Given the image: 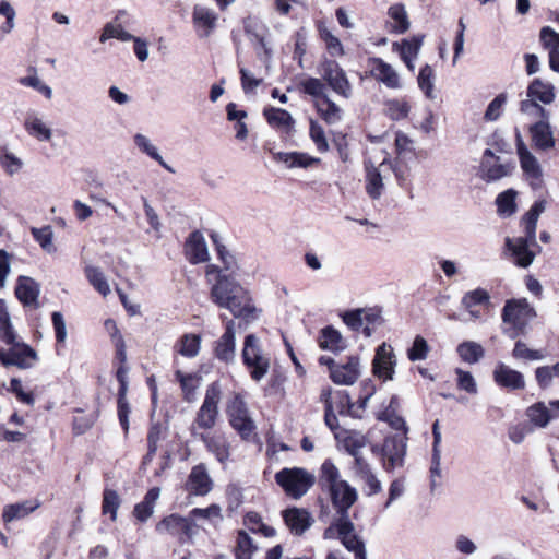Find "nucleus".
<instances>
[{
    "mask_svg": "<svg viewBox=\"0 0 559 559\" xmlns=\"http://www.w3.org/2000/svg\"><path fill=\"white\" fill-rule=\"evenodd\" d=\"M38 359L37 353L29 345L16 343L10 349H0V361L4 366H16L21 369H28Z\"/></svg>",
    "mask_w": 559,
    "mask_h": 559,
    "instance_id": "nucleus-13",
    "label": "nucleus"
},
{
    "mask_svg": "<svg viewBox=\"0 0 559 559\" xmlns=\"http://www.w3.org/2000/svg\"><path fill=\"white\" fill-rule=\"evenodd\" d=\"M226 498L228 502V510L235 511L243 502L242 489L237 484H229L226 488Z\"/></svg>",
    "mask_w": 559,
    "mask_h": 559,
    "instance_id": "nucleus-63",
    "label": "nucleus"
},
{
    "mask_svg": "<svg viewBox=\"0 0 559 559\" xmlns=\"http://www.w3.org/2000/svg\"><path fill=\"white\" fill-rule=\"evenodd\" d=\"M316 107L320 117L326 123H334L341 118L338 106L328 95L322 97V99L316 100Z\"/></svg>",
    "mask_w": 559,
    "mask_h": 559,
    "instance_id": "nucleus-40",
    "label": "nucleus"
},
{
    "mask_svg": "<svg viewBox=\"0 0 559 559\" xmlns=\"http://www.w3.org/2000/svg\"><path fill=\"white\" fill-rule=\"evenodd\" d=\"M276 484L288 497L300 499L313 486L314 475L301 467H285L275 474Z\"/></svg>",
    "mask_w": 559,
    "mask_h": 559,
    "instance_id": "nucleus-6",
    "label": "nucleus"
},
{
    "mask_svg": "<svg viewBox=\"0 0 559 559\" xmlns=\"http://www.w3.org/2000/svg\"><path fill=\"white\" fill-rule=\"evenodd\" d=\"M160 496V488H151L143 500L134 506L133 515L142 523L146 522L154 513L155 503Z\"/></svg>",
    "mask_w": 559,
    "mask_h": 559,
    "instance_id": "nucleus-29",
    "label": "nucleus"
},
{
    "mask_svg": "<svg viewBox=\"0 0 559 559\" xmlns=\"http://www.w3.org/2000/svg\"><path fill=\"white\" fill-rule=\"evenodd\" d=\"M254 550L252 538L245 531H240L237 537L236 558L251 559Z\"/></svg>",
    "mask_w": 559,
    "mask_h": 559,
    "instance_id": "nucleus-53",
    "label": "nucleus"
},
{
    "mask_svg": "<svg viewBox=\"0 0 559 559\" xmlns=\"http://www.w3.org/2000/svg\"><path fill=\"white\" fill-rule=\"evenodd\" d=\"M263 116L267 123L273 128L288 130L293 127L294 123L290 114L282 108L266 107L263 110Z\"/></svg>",
    "mask_w": 559,
    "mask_h": 559,
    "instance_id": "nucleus-35",
    "label": "nucleus"
},
{
    "mask_svg": "<svg viewBox=\"0 0 559 559\" xmlns=\"http://www.w3.org/2000/svg\"><path fill=\"white\" fill-rule=\"evenodd\" d=\"M192 20L195 27L203 28L205 35H209L216 26L217 14L209 8L195 5Z\"/></svg>",
    "mask_w": 559,
    "mask_h": 559,
    "instance_id": "nucleus-34",
    "label": "nucleus"
},
{
    "mask_svg": "<svg viewBox=\"0 0 559 559\" xmlns=\"http://www.w3.org/2000/svg\"><path fill=\"white\" fill-rule=\"evenodd\" d=\"M206 450L215 455L218 462L225 463L229 457V444L222 435L200 433L198 437Z\"/></svg>",
    "mask_w": 559,
    "mask_h": 559,
    "instance_id": "nucleus-27",
    "label": "nucleus"
},
{
    "mask_svg": "<svg viewBox=\"0 0 559 559\" xmlns=\"http://www.w3.org/2000/svg\"><path fill=\"white\" fill-rule=\"evenodd\" d=\"M423 35H415L409 39H403L400 45V56L401 59L405 62L408 69L413 70L414 66L412 63V59L415 58L419 49L423 45ZM399 44L394 43L393 47H397Z\"/></svg>",
    "mask_w": 559,
    "mask_h": 559,
    "instance_id": "nucleus-33",
    "label": "nucleus"
},
{
    "mask_svg": "<svg viewBox=\"0 0 559 559\" xmlns=\"http://www.w3.org/2000/svg\"><path fill=\"white\" fill-rule=\"evenodd\" d=\"M506 246L511 251L515 265L520 267H528L537 253L540 252L542 248L537 243L536 234L531 238L528 234L524 231V236L516 238H507Z\"/></svg>",
    "mask_w": 559,
    "mask_h": 559,
    "instance_id": "nucleus-11",
    "label": "nucleus"
},
{
    "mask_svg": "<svg viewBox=\"0 0 559 559\" xmlns=\"http://www.w3.org/2000/svg\"><path fill=\"white\" fill-rule=\"evenodd\" d=\"M133 37L134 36L129 32L124 31L120 24L115 25L112 23H107L103 28L99 41L105 43L110 38H116L121 41H130Z\"/></svg>",
    "mask_w": 559,
    "mask_h": 559,
    "instance_id": "nucleus-52",
    "label": "nucleus"
},
{
    "mask_svg": "<svg viewBox=\"0 0 559 559\" xmlns=\"http://www.w3.org/2000/svg\"><path fill=\"white\" fill-rule=\"evenodd\" d=\"M191 523L188 519L182 518L178 514H170L164 518L156 525V531L158 533H168L170 535H187L191 534Z\"/></svg>",
    "mask_w": 559,
    "mask_h": 559,
    "instance_id": "nucleus-26",
    "label": "nucleus"
},
{
    "mask_svg": "<svg viewBox=\"0 0 559 559\" xmlns=\"http://www.w3.org/2000/svg\"><path fill=\"white\" fill-rule=\"evenodd\" d=\"M512 356L515 359H524V360H542L545 358V355L542 350L531 349L526 346V344L522 341H516L514 344V348L512 350Z\"/></svg>",
    "mask_w": 559,
    "mask_h": 559,
    "instance_id": "nucleus-54",
    "label": "nucleus"
},
{
    "mask_svg": "<svg viewBox=\"0 0 559 559\" xmlns=\"http://www.w3.org/2000/svg\"><path fill=\"white\" fill-rule=\"evenodd\" d=\"M361 316L365 324L362 333L370 337L373 331L383 322L381 312L377 309H361Z\"/></svg>",
    "mask_w": 559,
    "mask_h": 559,
    "instance_id": "nucleus-51",
    "label": "nucleus"
},
{
    "mask_svg": "<svg viewBox=\"0 0 559 559\" xmlns=\"http://www.w3.org/2000/svg\"><path fill=\"white\" fill-rule=\"evenodd\" d=\"M210 237L215 246L218 259L224 264V270L234 273L235 270L237 269V263H236L234 255L221 242V237L217 233L213 231L210 235Z\"/></svg>",
    "mask_w": 559,
    "mask_h": 559,
    "instance_id": "nucleus-43",
    "label": "nucleus"
},
{
    "mask_svg": "<svg viewBox=\"0 0 559 559\" xmlns=\"http://www.w3.org/2000/svg\"><path fill=\"white\" fill-rule=\"evenodd\" d=\"M269 152L272 154L273 159L276 163H282L286 168H308L314 164L320 162L319 158L312 157L307 153L300 152H281L274 151V148L269 147Z\"/></svg>",
    "mask_w": 559,
    "mask_h": 559,
    "instance_id": "nucleus-25",
    "label": "nucleus"
},
{
    "mask_svg": "<svg viewBox=\"0 0 559 559\" xmlns=\"http://www.w3.org/2000/svg\"><path fill=\"white\" fill-rule=\"evenodd\" d=\"M528 100L521 102V110L525 111L528 107H534L538 110L542 117L546 116V110L536 103L550 104L555 99L554 86L550 83H545L540 79H534L527 87Z\"/></svg>",
    "mask_w": 559,
    "mask_h": 559,
    "instance_id": "nucleus-14",
    "label": "nucleus"
},
{
    "mask_svg": "<svg viewBox=\"0 0 559 559\" xmlns=\"http://www.w3.org/2000/svg\"><path fill=\"white\" fill-rule=\"evenodd\" d=\"M490 296L484 288H476L464 294L462 297V305L466 309H472L478 305H489Z\"/></svg>",
    "mask_w": 559,
    "mask_h": 559,
    "instance_id": "nucleus-50",
    "label": "nucleus"
},
{
    "mask_svg": "<svg viewBox=\"0 0 559 559\" xmlns=\"http://www.w3.org/2000/svg\"><path fill=\"white\" fill-rule=\"evenodd\" d=\"M334 412L340 415H348L354 418H360V413L355 409V403L352 402L349 394L345 390H338L334 393Z\"/></svg>",
    "mask_w": 559,
    "mask_h": 559,
    "instance_id": "nucleus-39",
    "label": "nucleus"
},
{
    "mask_svg": "<svg viewBox=\"0 0 559 559\" xmlns=\"http://www.w3.org/2000/svg\"><path fill=\"white\" fill-rule=\"evenodd\" d=\"M34 510L33 507H27L26 503H15L7 506L3 510V521L5 523L26 516Z\"/></svg>",
    "mask_w": 559,
    "mask_h": 559,
    "instance_id": "nucleus-58",
    "label": "nucleus"
},
{
    "mask_svg": "<svg viewBox=\"0 0 559 559\" xmlns=\"http://www.w3.org/2000/svg\"><path fill=\"white\" fill-rule=\"evenodd\" d=\"M211 300L219 308L228 309L235 318L246 323L258 318V310L251 304L249 293L231 276L219 274L210 292Z\"/></svg>",
    "mask_w": 559,
    "mask_h": 559,
    "instance_id": "nucleus-1",
    "label": "nucleus"
},
{
    "mask_svg": "<svg viewBox=\"0 0 559 559\" xmlns=\"http://www.w3.org/2000/svg\"><path fill=\"white\" fill-rule=\"evenodd\" d=\"M369 68L368 75L383 83L389 88H399L400 78L391 64L379 57H369L367 60Z\"/></svg>",
    "mask_w": 559,
    "mask_h": 559,
    "instance_id": "nucleus-17",
    "label": "nucleus"
},
{
    "mask_svg": "<svg viewBox=\"0 0 559 559\" xmlns=\"http://www.w3.org/2000/svg\"><path fill=\"white\" fill-rule=\"evenodd\" d=\"M507 102V96L506 94H499L497 95L488 105L486 111H485V120L487 121H495L497 120L502 111H503V106Z\"/></svg>",
    "mask_w": 559,
    "mask_h": 559,
    "instance_id": "nucleus-61",
    "label": "nucleus"
},
{
    "mask_svg": "<svg viewBox=\"0 0 559 559\" xmlns=\"http://www.w3.org/2000/svg\"><path fill=\"white\" fill-rule=\"evenodd\" d=\"M121 500L116 490L105 489L103 493L102 511L104 514L109 513L110 519L116 521L117 511L120 507Z\"/></svg>",
    "mask_w": 559,
    "mask_h": 559,
    "instance_id": "nucleus-49",
    "label": "nucleus"
},
{
    "mask_svg": "<svg viewBox=\"0 0 559 559\" xmlns=\"http://www.w3.org/2000/svg\"><path fill=\"white\" fill-rule=\"evenodd\" d=\"M456 385L460 390L465 391L469 394H477V383L469 371H465L461 368L455 369Z\"/></svg>",
    "mask_w": 559,
    "mask_h": 559,
    "instance_id": "nucleus-57",
    "label": "nucleus"
},
{
    "mask_svg": "<svg viewBox=\"0 0 559 559\" xmlns=\"http://www.w3.org/2000/svg\"><path fill=\"white\" fill-rule=\"evenodd\" d=\"M226 413L230 426L243 440H248L253 433L255 426L249 416L247 404L240 394H235L228 402Z\"/></svg>",
    "mask_w": 559,
    "mask_h": 559,
    "instance_id": "nucleus-10",
    "label": "nucleus"
},
{
    "mask_svg": "<svg viewBox=\"0 0 559 559\" xmlns=\"http://www.w3.org/2000/svg\"><path fill=\"white\" fill-rule=\"evenodd\" d=\"M389 116L394 120H401L408 116L411 106L405 99H390L385 103Z\"/></svg>",
    "mask_w": 559,
    "mask_h": 559,
    "instance_id": "nucleus-55",
    "label": "nucleus"
},
{
    "mask_svg": "<svg viewBox=\"0 0 559 559\" xmlns=\"http://www.w3.org/2000/svg\"><path fill=\"white\" fill-rule=\"evenodd\" d=\"M365 189L372 200H379L384 192L383 177L380 169L373 165H366Z\"/></svg>",
    "mask_w": 559,
    "mask_h": 559,
    "instance_id": "nucleus-28",
    "label": "nucleus"
},
{
    "mask_svg": "<svg viewBox=\"0 0 559 559\" xmlns=\"http://www.w3.org/2000/svg\"><path fill=\"white\" fill-rule=\"evenodd\" d=\"M394 354L390 345L383 343L376 352L372 362L373 373L383 380H391L394 373Z\"/></svg>",
    "mask_w": 559,
    "mask_h": 559,
    "instance_id": "nucleus-21",
    "label": "nucleus"
},
{
    "mask_svg": "<svg viewBox=\"0 0 559 559\" xmlns=\"http://www.w3.org/2000/svg\"><path fill=\"white\" fill-rule=\"evenodd\" d=\"M214 356L225 364H233L236 358V331L235 321L226 322L225 332L215 342Z\"/></svg>",
    "mask_w": 559,
    "mask_h": 559,
    "instance_id": "nucleus-16",
    "label": "nucleus"
},
{
    "mask_svg": "<svg viewBox=\"0 0 559 559\" xmlns=\"http://www.w3.org/2000/svg\"><path fill=\"white\" fill-rule=\"evenodd\" d=\"M429 353V345L427 341L417 335L414 338L413 345L407 349V357L411 361L424 360L427 358Z\"/></svg>",
    "mask_w": 559,
    "mask_h": 559,
    "instance_id": "nucleus-56",
    "label": "nucleus"
},
{
    "mask_svg": "<svg viewBox=\"0 0 559 559\" xmlns=\"http://www.w3.org/2000/svg\"><path fill=\"white\" fill-rule=\"evenodd\" d=\"M282 515L290 533L296 536H301L314 522L311 513L302 508H287L282 512Z\"/></svg>",
    "mask_w": 559,
    "mask_h": 559,
    "instance_id": "nucleus-18",
    "label": "nucleus"
},
{
    "mask_svg": "<svg viewBox=\"0 0 559 559\" xmlns=\"http://www.w3.org/2000/svg\"><path fill=\"white\" fill-rule=\"evenodd\" d=\"M75 412L80 413L81 415L73 417L72 430L75 436H81L93 427L98 417V414L97 412H93L91 414L83 415L82 411L79 408Z\"/></svg>",
    "mask_w": 559,
    "mask_h": 559,
    "instance_id": "nucleus-46",
    "label": "nucleus"
},
{
    "mask_svg": "<svg viewBox=\"0 0 559 559\" xmlns=\"http://www.w3.org/2000/svg\"><path fill=\"white\" fill-rule=\"evenodd\" d=\"M546 204L547 202L545 200L534 202L528 212L522 218L524 231L528 234L531 238L536 234L537 222L540 214L545 211Z\"/></svg>",
    "mask_w": 559,
    "mask_h": 559,
    "instance_id": "nucleus-38",
    "label": "nucleus"
},
{
    "mask_svg": "<svg viewBox=\"0 0 559 559\" xmlns=\"http://www.w3.org/2000/svg\"><path fill=\"white\" fill-rule=\"evenodd\" d=\"M539 38L545 48L558 50L559 48V33H556L550 26H544L540 29Z\"/></svg>",
    "mask_w": 559,
    "mask_h": 559,
    "instance_id": "nucleus-64",
    "label": "nucleus"
},
{
    "mask_svg": "<svg viewBox=\"0 0 559 559\" xmlns=\"http://www.w3.org/2000/svg\"><path fill=\"white\" fill-rule=\"evenodd\" d=\"M516 192L513 189H508L498 194L496 199L497 211L500 216L510 217L516 211L515 204Z\"/></svg>",
    "mask_w": 559,
    "mask_h": 559,
    "instance_id": "nucleus-41",
    "label": "nucleus"
},
{
    "mask_svg": "<svg viewBox=\"0 0 559 559\" xmlns=\"http://www.w3.org/2000/svg\"><path fill=\"white\" fill-rule=\"evenodd\" d=\"M221 399V384L214 381L207 385L202 405L198 409L190 427L192 437H198L200 433H203L202 430H211L216 426L219 416L218 404Z\"/></svg>",
    "mask_w": 559,
    "mask_h": 559,
    "instance_id": "nucleus-5",
    "label": "nucleus"
},
{
    "mask_svg": "<svg viewBox=\"0 0 559 559\" xmlns=\"http://www.w3.org/2000/svg\"><path fill=\"white\" fill-rule=\"evenodd\" d=\"M412 144L413 142H393L396 154L395 163L408 166L418 158Z\"/></svg>",
    "mask_w": 559,
    "mask_h": 559,
    "instance_id": "nucleus-47",
    "label": "nucleus"
},
{
    "mask_svg": "<svg viewBox=\"0 0 559 559\" xmlns=\"http://www.w3.org/2000/svg\"><path fill=\"white\" fill-rule=\"evenodd\" d=\"M187 488L195 496H205L213 488V480L207 473L205 464L200 463L192 467L187 481Z\"/></svg>",
    "mask_w": 559,
    "mask_h": 559,
    "instance_id": "nucleus-24",
    "label": "nucleus"
},
{
    "mask_svg": "<svg viewBox=\"0 0 559 559\" xmlns=\"http://www.w3.org/2000/svg\"><path fill=\"white\" fill-rule=\"evenodd\" d=\"M367 444V439L360 433L348 436L344 440V448L346 452L353 457L361 455V449Z\"/></svg>",
    "mask_w": 559,
    "mask_h": 559,
    "instance_id": "nucleus-60",
    "label": "nucleus"
},
{
    "mask_svg": "<svg viewBox=\"0 0 559 559\" xmlns=\"http://www.w3.org/2000/svg\"><path fill=\"white\" fill-rule=\"evenodd\" d=\"M389 17L393 21L390 24V32L395 34H404L409 29V20L404 4L394 3L388 10Z\"/></svg>",
    "mask_w": 559,
    "mask_h": 559,
    "instance_id": "nucleus-31",
    "label": "nucleus"
},
{
    "mask_svg": "<svg viewBox=\"0 0 559 559\" xmlns=\"http://www.w3.org/2000/svg\"><path fill=\"white\" fill-rule=\"evenodd\" d=\"M323 538L340 540L344 548L354 555V559H368L366 542L362 536L356 532L352 519L332 521L324 530Z\"/></svg>",
    "mask_w": 559,
    "mask_h": 559,
    "instance_id": "nucleus-4",
    "label": "nucleus"
},
{
    "mask_svg": "<svg viewBox=\"0 0 559 559\" xmlns=\"http://www.w3.org/2000/svg\"><path fill=\"white\" fill-rule=\"evenodd\" d=\"M531 140H555L551 131L550 124L540 120L533 123L530 129Z\"/></svg>",
    "mask_w": 559,
    "mask_h": 559,
    "instance_id": "nucleus-62",
    "label": "nucleus"
},
{
    "mask_svg": "<svg viewBox=\"0 0 559 559\" xmlns=\"http://www.w3.org/2000/svg\"><path fill=\"white\" fill-rule=\"evenodd\" d=\"M516 151L523 174L533 189L543 186V169L537 158L527 150L525 142H516Z\"/></svg>",
    "mask_w": 559,
    "mask_h": 559,
    "instance_id": "nucleus-15",
    "label": "nucleus"
},
{
    "mask_svg": "<svg viewBox=\"0 0 559 559\" xmlns=\"http://www.w3.org/2000/svg\"><path fill=\"white\" fill-rule=\"evenodd\" d=\"M493 381L502 389L516 391L525 388L524 376L503 362H498L492 372Z\"/></svg>",
    "mask_w": 559,
    "mask_h": 559,
    "instance_id": "nucleus-20",
    "label": "nucleus"
},
{
    "mask_svg": "<svg viewBox=\"0 0 559 559\" xmlns=\"http://www.w3.org/2000/svg\"><path fill=\"white\" fill-rule=\"evenodd\" d=\"M459 357L466 364L474 365L485 357V348L477 342L464 341L456 347Z\"/></svg>",
    "mask_w": 559,
    "mask_h": 559,
    "instance_id": "nucleus-32",
    "label": "nucleus"
},
{
    "mask_svg": "<svg viewBox=\"0 0 559 559\" xmlns=\"http://www.w3.org/2000/svg\"><path fill=\"white\" fill-rule=\"evenodd\" d=\"M320 73L329 86L338 95L348 98L352 94V85L345 71L337 61L324 59L320 63Z\"/></svg>",
    "mask_w": 559,
    "mask_h": 559,
    "instance_id": "nucleus-12",
    "label": "nucleus"
},
{
    "mask_svg": "<svg viewBox=\"0 0 559 559\" xmlns=\"http://www.w3.org/2000/svg\"><path fill=\"white\" fill-rule=\"evenodd\" d=\"M31 233L34 239L45 251L49 253L56 251V248L52 243L53 233L51 226L47 225L41 228L32 227Z\"/></svg>",
    "mask_w": 559,
    "mask_h": 559,
    "instance_id": "nucleus-48",
    "label": "nucleus"
},
{
    "mask_svg": "<svg viewBox=\"0 0 559 559\" xmlns=\"http://www.w3.org/2000/svg\"><path fill=\"white\" fill-rule=\"evenodd\" d=\"M407 450V437L404 435L388 436L382 445H372L371 451L380 454L383 468L388 472L402 467Z\"/></svg>",
    "mask_w": 559,
    "mask_h": 559,
    "instance_id": "nucleus-8",
    "label": "nucleus"
},
{
    "mask_svg": "<svg viewBox=\"0 0 559 559\" xmlns=\"http://www.w3.org/2000/svg\"><path fill=\"white\" fill-rule=\"evenodd\" d=\"M526 416L531 423L538 428H545L552 419L550 409L544 402H537L526 409Z\"/></svg>",
    "mask_w": 559,
    "mask_h": 559,
    "instance_id": "nucleus-36",
    "label": "nucleus"
},
{
    "mask_svg": "<svg viewBox=\"0 0 559 559\" xmlns=\"http://www.w3.org/2000/svg\"><path fill=\"white\" fill-rule=\"evenodd\" d=\"M536 316V310L526 298L508 299L501 311V320L508 325L502 333L512 340L526 335L527 326Z\"/></svg>",
    "mask_w": 559,
    "mask_h": 559,
    "instance_id": "nucleus-3",
    "label": "nucleus"
},
{
    "mask_svg": "<svg viewBox=\"0 0 559 559\" xmlns=\"http://www.w3.org/2000/svg\"><path fill=\"white\" fill-rule=\"evenodd\" d=\"M185 253L191 264L209 261L207 246L200 230H194L189 235L185 242Z\"/></svg>",
    "mask_w": 559,
    "mask_h": 559,
    "instance_id": "nucleus-22",
    "label": "nucleus"
},
{
    "mask_svg": "<svg viewBox=\"0 0 559 559\" xmlns=\"http://www.w3.org/2000/svg\"><path fill=\"white\" fill-rule=\"evenodd\" d=\"M514 168L515 162L513 158L506 159L487 148L484 152L479 167L480 178L486 182H495L510 176Z\"/></svg>",
    "mask_w": 559,
    "mask_h": 559,
    "instance_id": "nucleus-9",
    "label": "nucleus"
},
{
    "mask_svg": "<svg viewBox=\"0 0 559 559\" xmlns=\"http://www.w3.org/2000/svg\"><path fill=\"white\" fill-rule=\"evenodd\" d=\"M201 348V336L193 333L183 334L177 343V352L188 358L198 356Z\"/></svg>",
    "mask_w": 559,
    "mask_h": 559,
    "instance_id": "nucleus-37",
    "label": "nucleus"
},
{
    "mask_svg": "<svg viewBox=\"0 0 559 559\" xmlns=\"http://www.w3.org/2000/svg\"><path fill=\"white\" fill-rule=\"evenodd\" d=\"M40 285L32 277L21 275L16 281L15 296L24 307L38 309Z\"/></svg>",
    "mask_w": 559,
    "mask_h": 559,
    "instance_id": "nucleus-19",
    "label": "nucleus"
},
{
    "mask_svg": "<svg viewBox=\"0 0 559 559\" xmlns=\"http://www.w3.org/2000/svg\"><path fill=\"white\" fill-rule=\"evenodd\" d=\"M176 379L179 381L181 390L183 392L185 401L191 403L195 399V390L198 388L199 378L193 373H183L180 370L175 372Z\"/></svg>",
    "mask_w": 559,
    "mask_h": 559,
    "instance_id": "nucleus-42",
    "label": "nucleus"
},
{
    "mask_svg": "<svg viewBox=\"0 0 559 559\" xmlns=\"http://www.w3.org/2000/svg\"><path fill=\"white\" fill-rule=\"evenodd\" d=\"M435 78L433 69L429 64H425L420 68L418 73V86L426 94V96L430 97L433 88L432 80Z\"/></svg>",
    "mask_w": 559,
    "mask_h": 559,
    "instance_id": "nucleus-59",
    "label": "nucleus"
},
{
    "mask_svg": "<svg viewBox=\"0 0 559 559\" xmlns=\"http://www.w3.org/2000/svg\"><path fill=\"white\" fill-rule=\"evenodd\" d=\"M360 374L359 359L350 356L345 364H337L331 367V379L334 383L341 385H352L356 382Z\"/></svg>",
    "mask_w": 559,
    "mask_h": 559,
    "instance_id": "nucleus-23",
    "label": "nucleus"
},
{
    "mask_svg": "<svg viewBox=\"0 0 559 559\" xmlns=\"http://www.w3.org/2000/svg\"><path fill=\"white\" fill-rule=\"evenodd\" d=\"M299 91L304 94L314 97L317 100L326 96L324 83L317 78H307L302 80L299 85Z\"/></svg>",
    "mask_w": 559,
    "mask_h": 559,
    "instance_id": "nucleus-45",
    "label": "nucleus"
},
{
    "mask_svg": "<svg viewBox=\"0 0 559 559\" xmlns=\"http://www.w3.org/2000/svg\"><path fill=\"white\" fill-rule=\"evenodd\" d=\"M85 275L91 285L103 296H107L110 293L109 285L104 273L99 267L87 266L85 269Z\"/></svg>",
    "mask_w": 559,
    "mask_h": 559,
    "instance_id": "nucleus-44",
    "label": "nucleus"
},
{
    "mask_svg": "<svg viewBox=\"0 0 559 559\" xmlns=\"http://www.w3.org/2000/svg\"><path fill=\"white\" fill-rule=\"evenodd\" d=\"M319 345L322 349L342 352L345 349V341L336 329L329 325L321 330Z\"/></svg>",
    "mask_w": 559,
    "mask_h": 559,
    "instance_id": "nucleus-30",
    "label": "nucleus"
},
{
    "mask_svg": "<svg viewBox=\"0 0 559 559\" xmlns=\"http://www.w3.org/2000/svg\"><path fill=\"white\" fill-rule=\"evenodd\" d=\"M320 472V484L322 488L328 490L332 507L335 510L332 521L350 519L349 509L358 499L356 488L341 479L340 471L331 460H325L322 463Z\"/></svg>",
    "mask_w": 559,
    "mask_h": 559,
    "instance_id": "nucleus-2",
    "label": "nucleus"
},
{
    "mask_svg": "<svg viewBox=\"0 0 559 559\" xmlns=\"http://www.w3.org/2000/svg\"><path fill=\"white\" fill-rule=\"evenodd\" d=\"M243 365L250 370L254 381L262 380L270 369V360L263 354L261 342L254 334H248L241 352Z\"/></svg>",
    "mask_w": 559,
    "mask_h": 559,
    "instance_id": "nucleus-7",
    "label": "nucleus"
}]
</instances>
